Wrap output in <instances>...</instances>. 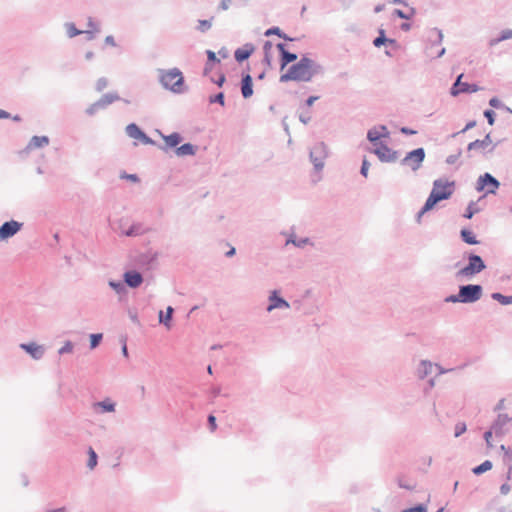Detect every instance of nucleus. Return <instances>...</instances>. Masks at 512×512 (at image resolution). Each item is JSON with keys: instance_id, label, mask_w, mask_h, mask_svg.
I'll list each match as a JSON object with an SVG mask.
<instances>
[{"instance_id": "1", "label": "nucleus", "mask_w": 512, "mask_h": 512, "mask_svg": "<svg viewBox=\"0 0 512 512\" xmlns=\"http://www.w3.org/2000/svg\"><path fill=\"white\" fill-rule=\"evenodd\" d=\"M324 72L325 69L320 63L304 55L298 62L293 63L286 73L280 76L279 81L281 83L289 81L310 82L315 76L323 75Z\"/></svg>"}, {"instance_id": "2", "label": "nucleus", "mask_w": 512, "mask_h": 512, "mask_svg": "<svg viewBox=\"0 0 512 512\" xmlns=\"http://www.w3.org/2000/svg\"><path fill=\"white\" fill-rule=\"evenodd\" d=\"M455 190V182L446 179H438L433 183V189L426 200L425 205L419 213L422 216L427 211L434 208V206L441 200L449 199Z\"/></svg>"}, {"instance_id": "3", "label": "nucleus", "mask_w": 512, "mask_h": 512, "mask_svg": "<svg viewBox=\"0 0 512 512\" xmlns=\"http://www.w3.org/2000/svg\"><path fill=\"white\" fill-rule=\"evenodd\" d=\"M158 72L159 82L163 88L175 94H182L186 92L187 87L185 85V79L180 69H159Z\"/></svg>"}, {"instance_id": "4", "label": "nucleus", "mask_w": 512, "mask_h": 512, "mask_svg": "<svg viewBox=\"0 0 512 512\" xmlns=\"http://www.w3.org/2000/svg\"><path fill=\"white\" fill-rule=\"evenodd\" d=\"M377 128L370 129L367 133L368 141L373 145V148L366 147V150L375 154L381 162H384V125H379Z\"/></svg>"}, {"instance_id": "5", "label": "nucleus", "mask_w": 512, "mask_h": 512, "mask_svg": "<svg viewBox=\"0 0 512 512\" xmlns=\"http://www.w3.org/2000/svg\"><path fill=\"white\" fill-rule=\"evenodd\" d=\"M482 295V288L480 285H466L460 287L459 293L456 296L449 298L452 302L471 303L480 299Z\"/></svg>"}, {"instance_id": "6", "label": "nucleus", "mask_w": 512, "mask_h": 512, "mask_svg": "<svg viewBox=\"0 0 512 512\" xmlns=\"http://www.w3.org/2000/svg\"><path fill=\"white\" fill-rule=\"evenodd\" d=\"M486 268L482 258L475 254H470L468 264L457 272L458 278H470L480 273Z\"/></svg>"}, {"instance_id": "7", "label": "nucleus", "mask_w": 512, "mask_h": 512, "mask_svg": "<svg viewBox=\"0 0 512 512\" xmlns=\"http://www.w3.org/2000/svg\"><path fill=\"white\" fill-rule=\"evenodd\" d=\"M327 155V146L324 142H318L310 149L309 158L315 171L319 172L324 168Z\"/></svg>"}, {"instance_id": "8", "label": "nucleus", "mask_w": 512, "mask_h": 512, "mask_svg": "<svg viewBox=\"0 0 512 512\" xmlns=\"http://www.w3.org/2000/svg\"><path fill=\"white\" fill-rule=\"evenodd\" d=\"M295 310L300 312L302 315H313L317 310V306L314 304V299L311 296L310 291H306L305 295L301 299L293 302Z\"/></svg>"}, {"instance_id": "9", "label": "nucleus", "mask_w": 512, "mask_h": 512, "mask_svg": "<svg viewBox=\"0 0 512 512\" xmlns=\"http://www.w3.org/2000/svg\"><path fill=\"white\" fill-rule=\"evenodd\" d=\"M499 185L500 183L497 179H495L491 174L485 173L478 178L476 190L479 192H485L486 194H494L499 188Z\"/></svg>"}, {"instance_id": "10", "label": "nucleus", "mask_w": 512, "mask_h": 512, "mask_svg": "<svg viewBox=\"0 0 512 512\" xmlns=\"http://www.w3.org/2000/svg\"><path fill=\"white\" fill-rule=\"evenodd\" d=\"M23 227V223L16 220H9L0 226V241H7L16 235Z\"/></svg>"}, {"instance_id": "11", "label": "nucleus", "mask_w": 512, "mask_h": 512, "mask_svg": "<svg viewBox=\"0 0 512 512\" xmlns=\"http://www.w3.org/2000/svg\"><path fill=\"white\" fill-rule=\"evenodd\" d=\"M125 131L130 138L139 140L145 145H154L155 141L149 137L137 124L130 123L126 126Z\"/></svg>"}, {"instance_id": "12", "label": "nucleus", "mask_w": 512, "mask_h": 512, "mask_svg": "<svg viewBox=\"0 0 512 512\" xmlns=\"http://www.w3.org/2000/svg\"><path fill=\"white\" fill-rule=\"evenodd\" d=\"M462 79L463 74H460L451 88L450 93L452 96H457L461 93H474L480 90V87H478L476 84L463 82Z\"/></svg>"}, {"instance_id": "13", "label": "nucleus", "mask_w": 512, "mask_h": 512, "mask_svg": "<svg viewBox=\"0 0 512 512\" xmlns=\"http://www.w3.org/2000/svg\"><path fill=\"white\" fill-rule=\"evenodd\" d=\"M19 347L28 353L34 360H40L45 354L44 346L35 342L21 343Z\"/></svg>"}, {"instance_id": "14", "label": "nucleus", "mask_w": 512, "mask_h": 512, "mask_svg": "<svg viewBox=\"0 0 512 512\" xmlns=\"http://www.w3.org/2000/svg\"><path fill=\"white\" fill-rule=\"evenodd\" d=\"M425 157V152L422 148L411 151L404 159L405 163L413 170H417Z\"/></svg>"}, {"instance_id": "15", "label": "nucleus", "mask_w": 512, "mask_h": 512, "mask_svg": "<svg viewBox=\"0 0 512 512\" xmlns=\"http://www.w3.org/2000/svg\"><path fill=\"white\" fill-rule=\"evenodd\" d=\"M269 304L266 308L267 311H272L274 309H287L290 307V304L279 295V292L277 290H274L271 292L269 298Z\"/></svg>"}, {"instance_id": "16", "label": "nucleus", "mask_w": 512, "mask_h": 512, "mask_svg": "<svg viewBox=\"0 0 512 512\" xmlns=\"http://www.w3.org/2000/svg\"><path fill=\"white\" fill-rule=\"evenodd\" d=\"M126 287L138 288L143 283V276L136 270H128L123 274Z\"/></svg>"}, {"instance_id": "17", "label": "nucleus", "mask_w": 512, "mask_h": 512, "mask_svg": "<svg viewBox=\"0 0 512 512\" xmlns=\"http://www.w3.org/2000/svg\"><path fill=\"white\" fill-rule=\"evenodd\" d=\"M160 134H161L162 139L165 141V146L161 147V149L164 151H166L167 148H175L176 149L177 147H179L178 145L183 140L182 135L178 132H173L169 135H164L162 133H160Z\"/></svg>"}, {"instance_id": "18", "label": "nucleus", "mask_w": 512, "mask_h": 512, "mask_svg": "<svg viewBox=\"0 0 512 512\" xmlns=\"http://www.w3.org/2000/svg\"><path fill=\"white\" fill-rule=\"evenodd\" d=\"M241 93L245 99H248L253 95V79L249 73L242 74Z\"/></svg>"}, {"instance_id": "19", "label": "nucleus", "mask_w": 512, "mask_h": 512, "mask_svg": "<svg viewBox=\"0 0 512 512\" xmlns=\"http://www.w3.org/2000/svg\"><path fill=\"white\" fill-rule=\"evenodd\" d=\"M158 254L156 252L148 251L146 253H142L137 258V263L145 267L147 269H151L156 263Z\"/></svg>"}, {"instance_id": "20", "label": "nucleus", "mask_w": 512, "mask_h": 512, "mask_svg": "<svg viewBox=\"0 0 512 512\" xmlns=\"http://www.w3.org/2000/svg\"><path fill=\"white\" fill-rule=\"evenodd\" d=\"M253 52H254L253 44L247 43L243 47L237 48L235 50V52H234L235 60L238 63H242V62L246 61L252 55Z\"/></svg>"}, {"instance_id": "21", "label": "nucleus", "mask_w": 512, "mask_h": 512, "mask_svg": "<svg viewBox=\"0 0 512 512\" xmlns=\"http://www.w3.org/2000/svg\"><path fill=\"white\" fill-rule=\"evenodd\" d=\"M50 142V139L48 136H33L30 141L28 142L25 150H33L36 148H42L44 146H47Z\"/></svg>"}, {"instance_id": "22", "label": "nucleus", "mask_w": 512, "mask_h": 512, "mask_svg": "<svg viewBox=\"0 0 512 512\" xmlns=\"http://www.w3.org/2000/svg\"><path fill=\"white\" fill-rule=\"evenodd\" d=\"M433 369H436L439 374L444 373L445 371L441 369L437 364H433L429 361H422L419 367V374L422 378L433 372Z\"/></svg>"}, {"instance_id": "23", "label": "nucleus", "mask_w": 512, "mask_h": 512, "mask_svg": "<svg viewBox=\"0 0 512 512\" xmlns=\"http://www.w3.org/2000/svg\"><path fill=\"white\" fill-rule=\"evenodd\" d=\"M115 403L110 399H105L103 401L95 402L93 404V408L98 413H106V412H114L115 411Z\"/></svg>"}, {"instance_id": "24", "label": "nucleus", "mask_w": 512, "mask_h": 512, "mask_svg": "<svg viewBox=\"0 0 512 512\" xmlns=\"http://www.w3.org/2000/svg\"><path fill=\"white\" fill-rule=\"evenodd\" d=\"M292 244L297 248H303L305 245H313L312 241L308 237L297 238L295 233H291L286 239L285 245Z\"/></svg>"}, {"instance_id": "25", "label": "nucleus", "mask_w": 512, "mask_h": 512, "mask_svg": "<svg viewBox=\"0 0 512 512\" xmlns=\"http://www.w3.org/2000/svg\"><path fill=\"white\" fill-rule=\"evenodd\" d=\"M197 152V146L191 143H184L175 149V153L179 157L194 156Z\"/></svg>"}, {"instance_id": "26", "label": "nucleus", "mask_w": 512, "mask_h": 512, "mask_svg": "<svg viewBox=\"0 0 512 512\" xmlns=\"http://www.w3.org/2000/svg\"><path fill=\"white\" fill-rule=\"evenodd\" d=\"M118 100H120V96L116 92H109L102 95L98 102L101 105V107L105 109L108 105Z\"/></svg>"}, {"instance_id": "27", "label": "nucleus", "mask_w": 512, "mask_h": 512, "mask_svg": "<svg viewBox=\"0 0 512 512\" xmlns=\"http://www.w3.org/2000/svg\"><path fill=\"white\" fill-rule=\"evenodd\" d=\"M501 450L504 452V463L507 465V479H511L512 474V451L510 448H506L504 445L501 446Z\"/></svg>"}, {"instance_id": "28", "label": "nucleus", "mask_w": 512, "mask_h": 512, "mask_svg": "<svg viewBox=\"0 0 512 512\" xmlns=\"http://www.w3.org/2000/svg\"><path fill=\"white\" fill-rule=\"evenodd\" d=\"M264 35H265L266 37L276 35V36H278V37H280V38H282V39H284V40H286V41H293V40H294L293 38H291V37H289L288 35H286V34H285V33H284V32H283L279 27H277V26H272V27L268 28V29L265 31Z\"/></svg>"}, {"instance_id": "29", "label": "nucleus", "mask_w": 512, "mask_h": 512, "mask_svg": "<svg viewBox=\"0 0 512 512\" xmlns=\"http://www.w3.org/2000/svg\"><path fill=\"white\" fill-rule=\"evenodd\" d=\"M297 58L298 56L296 53L287 50L282 56H280L281 69H284L288 64L295 62Z\"/></svg>"}, {"instance_id": "30", "label": "nucleus", "mask_w": 512, "mask_h": 512, "mask_svg": "<svg viewBox=\"0 0 512 512\" xmlns=\"http://www.w3.org/2000/svg\"><path fill=\"white\" fill-rule=\"evenodd\" d=\"M394 13L400 18L408 20L414 15L415 11L412 7L404 4L402 8L396 9Z\"/></svg>"}, {"instance_id": "31", "label": "nucleus", "mask_w": 512, "mask_h": 512, "mask_svg": "<svg viewBox=\"0 0 512 512\" xmlns=\"http://www.w3.org/2000/svg\"><path fill=\"white\" fill-rule=\"evenodd\" d=\"M109 286L119 295H122L126 293L127 287L125 285L124 280L123 281H116V280H110Z\"/></svg>"}, {"instance_id": "32", "label": "nucleus", "mask_w": 512, "mask_h": 512, "mask_svg": "<svg viewBox=\"0 0 512 512\" xmlns=\"http://www.w3.org/2000/svg\"><path fill=\"white\" fill-rule=\"evenodd\" d=\"M88 461H87V467L89 470H93L96 466H97V463H98V456H97V453L95 452V450L92 448V447H89L88 448Z\"/></svg>"}, {"instance_id": "33", "label": "nucleus", "mask_w": 512, "mask_h": 512, "mask_svg": "<svg viewBox=\"0 0 512 512\" xmlns=\"http://www.w3.org/2000/svg\"><path fill=\"white\" fill-rule=\"evenodd\" d=\"M461 237L464 242L470 245L478 244V241L476 240V237L474 233L471 230L463 229L461 230Z\"/></svg>"}, {"instance_id": "34", "label": "nucleus", "mask_w": 512, "mask_h": 512, "mask_svg": "<svg viewBox=\"0 0 512 512\" xmlns=\"http://www.w3.org/2000/svg\"><path fill=\"white\" fill-rule=\"evenodd\" d=\"M143 233L142 225L139 223L132 224L127 230L123 232L125 236L133 237Z\"/></svg>"}, {"instance_id": "35", "label": "nucleus", "mask_w": 512, "mask_h": 512, "mask_svg": "<svg viewBox=\"0 0 512 512\" xmlns=\"http://www.w3.org/2000/svg\"><path fill=\"white\" fill-rule=\"evenodd\" d=\"M64 26H65V28H66L67 36H68L69 38H73V37H76V36H78V35H80V34H83V33H84V31L79 30V29L75 26V24H74V23H72V22H67V23H65V25H64Z\"/></svg>"}, {"instance_id": "36", "label": "nucleus", "mask_w": 512, "mask_h": 512, "mask_svg": "<svg viewBox=\"0 0 512 512\" xmlns=\"http://www.w3.org/2000/svg\"><path fill=\"white\" fill-rule=\"evenodd\" d=\"M492 469V462L489 460L484 461L479 466L473 468V473L476 475H480L486 471H489Z\"/></svg>"}, {"instance_id": "37", "label": "nucleus", "mask_w": 512, "mask_h": 512, "mask_svg": "<svg viewBox=\"0 0 512 512\" xmlns=\"http://www.w3.org/2000/svg\"><path fill=\"white\" fill-rule=\"evenodd\" d=\"M213 19H214V17H211L210 19H205V20H198L197 30L202 33L207 32L212 26Z\"/></svg>"}, {"instance_id": "38", "label": "nucleus", "mask_w": 512, "mask_h": 512, "mask_svg": "<svg viewBox=\"0 0 512 512\" xmlns=\"http://www.w3.org/2000/svg\"><path fill=\"white\" fill-rule=\"evenodd\" d=\"M209 103L210 104H219L221 106H224L225 105V95L223 92H219L215 95H211L209 96V99H208Z\"/></svg>"}, {"instance_id": "39", "label": "nucleus", "mask_w": 512, "mask_h": 512, "mask_svg": "<svg viewBox=\"0 0 512 512\" xmlns=\"http://www.w3.org/2000/svg\"><path fill=\"white\" fill-rule=\"evenodd\" d=\"M492 297L503 305L512 304V296H504L500 293H494Z\"/></svg>"}, {"instance_id": "40", "label": "nucleus", "mask_w": 512, "mask_h": 512, "mask_svg": "<svg viewBox=\"0 0 512 512\" xmlns=\"http://www.w3.org/2000/svg\"><path fill=\"white\" fill-rule=\"evenodd\" d=\"M102 337L103 336L101 333L91 334L90 335V348L95 349L100 344Z\"/></svg>"}, {"instance_id": "41", "label": "nucleus", "mask_w": 512, "mask_h": 512, "mask_svg": "<svg viewBox=\"0 0 512 512\" xmlns=\"http://www.w3.org/2000/svg\"><path fill=\"white\" fill-rule=\"evenodd\" d=\"M373 44L376 47H381L384 45V28L381 26L378 29V36L374 39Z\"/></svg>"}, {"instance_id": "42", "label": "nucleus", "mask_w": 512, "mask_h": 512, "mask_svg": "<svg viewBox=\"0 0 512 512\" xmlns=\"http://www.w3.org/2000/svg\"><path fill=\"white\" fill-rule=\"evenodd\" d=\"M74 344L71 341H66L64 345L58 350L59 355L71 353L73 351Z\"/></svg>"}, {"instance_id": "43", "label": "nucleus", "mask_w": 512, "mask_h": 512, "mask_svg": "<svg viewBox=\"0 0 512 512\" xmlns=\"http://www.w3.org/2000/svg\"><path fill=\"white\" fill-rule=\"evenodd\" d=\"M103 109L101 107V105L99 104L98 100L96 102H94L93 104H91L87 109H86V114L89 115V116H92L94 115L97 111Z\"/></svg>"}, {"instance_id": "44", "label": "nucleus", "mask_w": 512, "mask_h": 512, "mask_svg": "<svg viewBox=\"0 0 512 512\" xmlns=\"http://www.w3.org/2000/svg\"><path fill=\"white\" fill-rule=\"evenodd\" d=\"M487 145L486 141L484 140H476L474 142H471L468 145V150H475V149H481L484 148Z\"/></svg>"}, {"instance_id": "45", "label": "nucleus", "mask_w": 512, "mask_h": 512, "mask_svg": "<svg viewBox=\"0 0 512 512\" xmlns=\"http://www.w3.org/2000/svg\"><path fill=\"white\" fill-rule=\"evenodd\" d=\"M207 63L214 65L216 63H220V60L216 57V54L212 50H207Z\"/></svg>"}, {"instance_id": "46", "label": "nucleus", "mask_w": 512, "mask_h": 512, "mask_svg": "<svg viewBox=\"0 0 512 512\" xmlns=\"http://www.w3.org/2000/svg\"><path fill=\"white\" fill-rule=\"evenodd\" d=\"M370 167V162L367 160L366 157L363 158L362 165L360 168V174L364 177L368 176V171Z\"/></svg>"}, {"instance_id": "47", "label": "nucleus", "mask_w": 512, "mask_h": 512, "mask_svg": "<svg viewBox=\"0 0 512 512\" xmlns=\"http://www.w3.org/2000/svg\"><path fill=\"white\" fill-rule=\"evenodd\" d=\"M108 85V80L105 77H101L96 82V90L98 92L104 90Z\"/></svg>"}, {"instance_id": "48", "label": "nucleus", "mask_w": 512, "mask_h": 512, "mask_svg": "<svg viewBox=\"0 0 512 512\" xmlns=\"http://www.w3.org/2000/svg\"><path fill=\"white\" fill-rule=\"evenodd\" d=\"M476 212H477V209L475 208L474 203H471L467 207L466 212L464 214V217L467 218V219H471Z\"/></svg>"}, {"instance_id": "49", "label": "nucleus", "mask_w": 512, "mask_h": 512, "mask_svg": "<svg viewBox=\"0 0 512 512\" xmlns=\"http://www.w3.org/2000/svg\"><path fill=\"white\" fill-rule=\"evenodd\" d=\"M121 179H127L132 182H139L140 179L136 174H127L126 172H123L120 176Z\"/></svg>"}, {"instance_id": "50", "label": "nucleus", "mask_w": 512, "mask_h": 512, "mask_svg": "<svg viewBox=\"0 0 512 512\" xmlns=\"http://www.w3.org/2000/svg\"><path fill=\"white\" fill-rule=\"evenodd\" d=\"M299 121L303 124H308L311 121V115L309 112H302L299 114Z\"/></svg>"}, {"instance_id": "51", "label": "nucleus", "mask_w": 512, "mask_h": 512, "mask_svg": "<svg viewBox=\"0 0 512 512\" xmlns=\"http://www.w3.org/2000/svg\"><path fill=\"white\" fill-rule=\"evenodd\" d=\"M87 26H88L89 30H92L95 32H99V30H100L98 24L94 21V19L92 17L88 18Z\"/></svg>"}, {"instance_id": "52", "label": "nucleus", "mask_w": 512, "mask_h": 512, "mask_svg": "<svg viewBox=\"0 0 512 512\" xmlns=\"http://www.w3.org/2000/svg\"><path fill=\"white\" fill-rule=\"evenodd\" d=\"M208 424H209L210 430L212 432H214L216 430V428H217V425H216V418L212 414H210L208 416Z\"/></svg>"}, {"instance_id": "53", "label": "nucleus", "mask_w": 512, "mask_h": 512, "mask_svg": "<svg viewBox=\"0 0 512 512\" xmlns=\"http://www.w3.org/2000/svg\"><path fill=\"white\" fill-rule=\"evenodd\" d=\"M212 81H213V82H214L218 87H222V86H223V84H224V83H225V81H226V77H225V75L222 73V74H220V76L218 77V79H217V80H213V79H212Z\"/></svg>"}, {"instance_id": "54", "label": "nucleus", "mask_w": 512, "mask_h": 512, "mask_svg": "<svg viewBox=\"0 0 512 512\" xmlns=\"http://www.w3.org/2000/svg\"><path fill=\"white\" fill-rule=\"evenodd\" d=\"M403 512H427V511H426V509L423 506L419 505V506H416V507H412V508L406 509Z\"/></svg>"}, {"instance_id": "55", "label": "nucleus", "mask_w": 512, "mask_h": 512, "mask_svg": "<svg viewBox=\"0 0 512 512\" xmlns=\"http://www.w3.org/2000/svg\"><path fill=\"white\" fill-rule=\"evenodd\" d=\"M231 0H222L218 6L219 10H228Z\"/></svg>"}, {"instance_id": "56", "label": "nucleus", "mask_w": 512, "mask_h": 512, "mask_svg": "<svg viewBox=\"0 0 512 512\" xmlns=\"http://www.w3.org/2000/svg\"><path fill=\"white\" fill-rule=\"evenodd\" d=\"M318 99H319V96H309V97L305 100V103H304V104H305V106L310 107V106H312V105L314 104V102H315L316 100H318Z\"/></svg>"}, {"instance_id": "57", "label": "nucleus", "mask_w": 512, "mask_h": 512, "mask_svg": "<svg viewBox=\"0 0 512 512\" xmlns=\"http://www.w3.org/2000/svg\"><path fill=\"white\" fill-rule=\"evenodd\" d=\"M210 393L213 398L218 397L221 394V387L220 386L212 387Z\"/></svg>"}, {"instance_id": "58", "label": "nucleus", "mask_w": 512, "mask_h": 512, "mask_svg": "<svg viewBox=\"0 0 512 512\" xmlns=\"http://www.w3.org/2000/svg\"><path fill=\"white\" fill-rule=\"evenodd\" d=\"M466 431V425L465 424H460V425H457L456 427V432H455V436L458 437L460 436L462 433H464Z\"/></svg>"}, {"instance_id": "59", "label": "nucleus", "mask_w": 512, "mask_h": 512, "mask_svg": "<svg viewBox=\"0 0 512 512\" xmlns=\"http://www.w3.org/2000/svg\"><path fill=\"white\" fill-rule=\"evenodd\" d=\"M174 309L171 306H168L165 312V317L168 320H172L173 318Z\"/></svg>"}, {"instance_id": "60", "label": "nucleus", "mask_w": 512, "mask_h": 512, "mask_svg": "<svg viewBox=\"0 0 512 512\" xmlns=\"http://www.w3.org/2000/svg\"><path fill=\"white\" fill-rule=\"evenodd\" d=\"M105 44L110 45V46H116V42H115L114 37L112 35L106 36Z\"/></svg>"}, {"instance_id": "61", "label": "nucleus", "mask_w": 512, "mask_h": 512, "mask_svg": "<svg viewBox=\"0 0 512 512\" xmlns=\"http://www.w3.org/2000/svg\"><path fill=\"white\" fill-rule=\"evenodd\" d=\"M263 62H264L267 66H271L272 57H271V54H270V53H264Z\"/></svg>"}, {"instance_id": "62", "label": "nucleus", "mask_w": 512, "mask_h": 512, "mask_svg": "<svg viewBox=\"0 0 512 512\" xmlns=\"http://www.w3.org/2000/svg\"><path fill=\"white\" fill-rule=\"evenodd\" d=\"M276 47L280 53V56H282L287 51L286 45L284 43H278Z\"/></svg>"}, {"instance_id": "63", "label": "nucleus", "mask_w": 512, "mask_h": 512, "mask_svg": "<svg viewBox=\"0 0 512 512\" xmlns=\"http://www.w3.org/2000/svg\"><path fill=\"white\" fill-rule=\"evenodd\" d=\"M484 437H485V440H486V443H487L488 447H492V444H491L492 432L491 431H487L485 433Z\"/></svg>"}, {"instance_id": "64", "label": "nucleus", "mask_w": 512, "mask_h": 512, "mask_svg": "<svg viewBox=\"0 0 512 512\" xmlns=\"http://www.w3.org/2000/svg\"><path fill=\"white\" fill-rule=\"evenodd\" d=\"M272 48V42L271 41H266L263 45V51L264 53H270V50Z\"/></svg>"}]
</instances>
